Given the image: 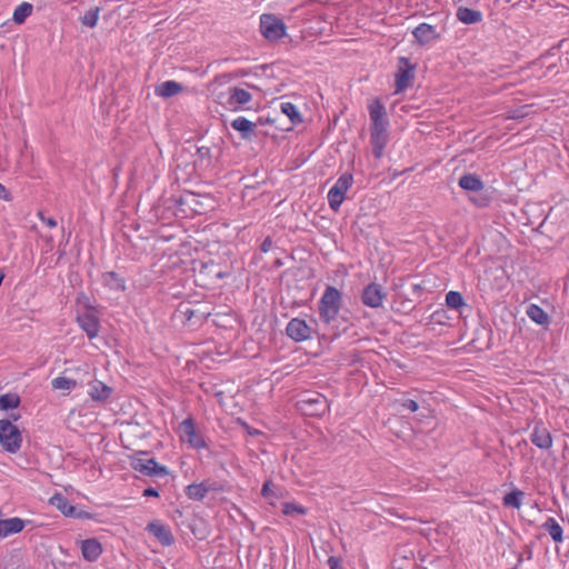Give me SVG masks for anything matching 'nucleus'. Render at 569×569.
Here are the masks:
<instances>
[{"label":"nucleus","mask_w":569,"mask_h":569,"mask_svg":"<svg viewBox=\"0 0 569 569\" xmlns=\"http://www.w3.org/2000/svg\"><path fill=\"white\" fill-rule=\"evenodd\" d=\"M342 305V295L333 286H327L318 302L320 320L331 325L337 320Z\"/></svg>","instance_id":"1"},{"label":"nucleus","mask_w":569,"mask_h":569,"mask_svg":"<svg viewBox=\"0 0 569 569\" xmlns=\"http://www.w3.org/2000/svg\"><path fill=\"white\" fill-rule=\"evenodd\" d=\"M0 445L9 453H16L22 445V436L10 420L0 419Z\"/></svg>","instance_id":"2"},{"label":"nucleus","mask_w":569,"mask_h":569,"mask_svg":"<svg viewBox=\"0 0 569 569\" xmlns=\"http://www.w3.org/2000/svg\"><path fill=\"white\" fill-rule=\"evenodd\" d=\"M131 468L148 477H166L169 470L153 458H148L146 452H140L131 458Z\"/></svg>","instance_id":"3"},{"label":"nucleus","mask_w":569,"mask_h":569,"mask_svg":"<svg viewBox=\"0 0 569 569\" xmlns=\"http://www.w3.org/2000/svg\"><path fill=\"white\" fill-rule=\"evenodd\" d=\"M353 183V176L349 172L342 173L335 182V184L329 189L327 193V199L329 207L333 211H338L345 201L347 191L351 188Z\"/></svg>","instance_id":"4"},{"label":"nucleus","mask_w":569,"mask_h":569,"mask_svg":"<svg viewBox=\"0 0 569 569\" xmlns=\"http://www.w3.org/2000/svg\"><path fill=\"white\" fill-rule=\"evenodd\" d=\"M260 32L270 42L278 41L287 34V27L272 13L260 16Z\"/></svg>","instance_id":"5"},{"label":"nucleus","mask_w":569,"mask_h":569,"mask_svg":"<svg viewBox=\"0 0 569 569\" xmlns=\"http://www.w3.org/2000/svg\"><path fill=\"white\" fill-rule=\"evenodd\" d=\"M179 436L181 441L187 442L193 449L201 450L208 447L203 436L197 432L194 421L190 417L179 425Z\"/></svg>","instance_id":"6"},{"label":"nucleus","mask_w":569,"mask_h":569,"mask_svg":"<svg viewBox=\"0 0 569 569\" xmlns=\"http://www.w3.org/2000/svg\"><path fill=\"white\" fill-rule=\"evenodd\" d=\"M77 323L87 333L89 339H94L99 336L100 320L94 307L87 305V309L77 315Z\"/></svg>","instance_id":"7"},{"label":"nucleus","mask_w":569,"mask_h":569,"mask_svg":"<svg viewBox=\"0 0 569 569\" xmlns=\"http://www.w3.org/2000/svg\"><path fill=\"white\" fill-rule=\"evenodd\" d=\"M416 66L406 57H400L398 61V70L396 72V93H400L411 86L415 77Z\"/></svg>","instance_id":"8"},{"label":"nucleus","mask_w":569,"mask_h":569,"mask_svg":"<svg viewBox=\"0 0 569 569\" xmlns=\"http://www.w3.org/2000/svg\"><path fill=\"white\" fill-rule=\"evenodd\" d=\"M387 292L381 284L371 282L366 286L361 293V301L365 306L378 309L383 305Z\"/></svg>","instance_id":"9"},{"label":"nucleus","mask_w":569,"mask_h":569,"mask_svg":"<svg viewBox=\"0 0 569 569\" xmlns=\"http://www.w3.org/2000/svg\"><path fill=\"white\" fill-rule=\"evenodd\" d=\"M300 409L311 416H321L328 408V400L320 393L310 395L300 400Z\"/></svg>","instance_id":"10"},{"label":"nucleus","mask_w":569,"mask_h":569,"mask_svg":"<svg viewBox=\"0 0 569 569\" xmlns=\"http://www.w3.org/2000/svg\"><path fill=\"white\" fill-rule=\"evenodd\" d=\"M286 332L293 341L301 342L311 338L312 328L303 319L293 318L288 322Z\"/></svg>","instance_id":"11"},{"label":"nucleus","mask_w":569,"mask_h":569,"mask_svg":"<svg viewBox=\"0 0 569 569\" xmlns=\"http://www.w3.org/2000/svg\"><path fill=\"white\" fill-rule=\"evenodd\" d=\"M369 117L371 121L370 129H387L389 121L385 106L379 99L372 100L368 106Z\"/></svg>","instance_id":"12"},{"label":"nucleus","mask_w":569,"mask_h":569,"mask_svg":"<svg viewBox=\"0 0 569 569\" xmlns=\"http://www.w3.org/2000/svg\"><path fill=\"white\" fill-rule=\"evenodd\" d=\"M251 100L252 96L249 91L242 88L231 87L228 90V99L224 104L229 110L238 111L241 107L249 103Z\"/></svg>","instance_id":"13"},{"label":"nucleus","mask_w":569,"mask_h":569,"mask_svg":"<svg viewBox=\"0 0 569 569\" xmlns=\"http://www.w3.org/2000/svg\"><path fill=\"white\" fill-rule=\"evenodd\" d=\"M412 36L420 46L430 44L440 38V34L437 32L436 27L426 22L418 24L412 30Z\"/></svg>","instance_id":"14"},{"label":"nucleus","mask_w":569,"mask_h":569,"mask_svg":"<svg viewBox=\"0 0 569 569\" xmlns=\"http://www.w3.org/2000/svg\"><path fill=\"white\" fill-rule=\"evenodd\" d=\"M530 440L537 448L542 450L550 449L553 443L550 431L541 422L535 425Z\"/></svg>","instance_id":"15"},{"label":"nucleus","mask_w":569,"mask_h":569,"mask_svg":"<svg viewBox=\"0 0 569 569\" xmlns=\"http://www.w3.org/2000/svg\"><path fill=\"white\" fill-rule=\"evenodd\" d=\"M80 550L84 560L94 562L102 555L103 548L97 538H88L80 542Z\"/></svg>","instance_id":"16"},{"label":"nucleus","mask_w":569,"mask_h":569,"mask_svg":"<svg viewBox=\"0 0 569 569\" xmlns=\"http://www.w3.org/2000/svg\"><path fill=\"white\" fill-rule=\"evenodd\" d=\"M147 531L156 537V539L164 547H169L174 542V538L170 528L159 521L150 522Z\"/></svg>","instance_id":"17"},{"label":"nucleus","mask_w":569,"mask_h":569,"mask_svg":"<svg viewBox=\"0 0 569 569\" xmlns=\"http://www.w3.org/2000/svg\"><path fill=\"white\" fill-rule=\"evenodd\" d=\"M388 141L387 129H370V143L376 158H381Z\"/></svg>","instance_id":"18"},{"label":"nucleus","mask_w":569,"mask_h":569,"mask_svg":"<svg viewBox=\"0 0 569 569\" xmlns=\"http://www.w3.org/2000/svg\"><path fill=\"white\" fill-rule=\"evenodd\" d=\"M101 282L104 288L114 292H122L126 290V280L114 271L103 272Z\"/></svg>","instance_id":"19"},{"label":"nucleus","mask_w":569,"mask_h":569,"mask_svg":"<svg viewBox=\"0 0 569 569\" xmlns=\"http://www.w3.org/2000/svg\"><path fill=\"white\" fill-rule=\"evenodd\" d=\"M112 389L100 380L89 383L88 395L93 401L103 402L110 398Z\"/></svg>","instance_id":"20"},{"label":"nucleus","mask_w":569,"mask_h":569,"mask_svg":"<svg viewBox=\"0 0 569 569\" xmlns=\"http://www.w3.org/2000/svg\"><path fill=\"white\" fill-rule=\"evenodd\" d=\"M24 528V521L18 517L0 520V539L19 533Z\"/></svg>","instance_id":"21"},{"label":"nucleus","mask_w":569,"mask_h":569,"mask_svg":"<svg viewBox=\"0 0 569 569\" xmlns=\"http://www.w3.org/2000/svg\"><path fill=\"white\" fill-rule=\"evenodd\" d=\"M182 91H183L182 84L174 80L163 81L160 84L156 86V88H154V94L157 97H160L163 99L174 97Z\"/></svg>","instance_id":"22"},{"label":"nucleus","mask_w":569,"mask_h":569,"mask_svg":"<svg viewBox=\"0 0 569 569\" xmlns=\"http://www.w3.org/2000/svg\"><path fill=\"white\" fill-rule=\"evenodd\" d=\"M458 184L461 189L470 192L481 191L483 181L476 173H467L459 178Z\"/></svg>","instance_id":"23"},{"label":"nucleus","mask_w":569,"mask_h":569,"mask_svg":"<svg viewBox=\"0 0 569 569\" xmlns=\"http://www.w3.org/2000/svg\"><path fill=\"white\" fill-rule=\"evenodd\" d=\"M457 19L465 24L478 23L482 20V13L479 10L470 9L467 7H459L457 9Z\"/></svg>","instance_id":"24"},{"label":"nucleus","mask_w":569,"mask_h":569,"mask_svg":"<svg viewBox=\"0 0 569 569\" xmlns=\"http://www.w3.org/2000/svg\"><path fill=\"white\" fill-rule=\"evenodd\" d=\"M526 315L531 321L540 326H548L550 322L549 315L536 303L527 307Z\"/></svg>","instance_id":"25"},{"label":"nucleus","mask_w":569,"mask_h":569,"mask_svg":"<svg viewBox=\"0 0 569 569\" xmlns=\"http://www.w3.org/2000/svg\"><path fill=\"white\" fill-rule=\"evenodd\" d=\"M212 490V487L207 482L191 483L186 488V495L189 499L201 501L208 492Z\"/></svg>","instance_id":"26"},{"label":"nucleus","mask_w":569,"mask_h":569,"mask_svg":"<svg viewBox=\"0 0 569 569\" xmlns=\"http://www.w3.org/2000/svg\"><path fill=\"white\" fill-rule=\"evenodd\" d=\"M231 127L236 131H239L242 134V138L244 139L250 138L256 129V124L244 117H237L236 119H233L231 122Z\"/></svg>","instance_id":"27"},{"label":"nucleus","mask_w":569,"mask_h":569,"mask_svg":"<svg viewBox=\"0 0 569 569\" xmlns=\"http://www.w3.org/2000/svg\"><path fill=\"white\" fill-rule=\"evenodd\" d=\"M542 528L550 535L555 542H562L563 529L555 518L549 517L542 525Z\"/></svg>","instance_id":"28"},{"label":"nucleus","mask_w":569,"mask_h":569,"mask_svg":"<svg viewBox=\"0 0 569 569\" xmlns=\"http://www.w3.org/2000/svg\"><path fill=\"white\" fill-rule=\"evenodd\" d=\"M469 201L477 208H487L492 201V196L483 188L481 191H476L473 194H470Z\"/></svg>","instance_id":"29"},{"label":"nucleus","mask_w":569,"mask_h":569,"mask_svg":"<svg viewBox=\"0 0 569 569\" xmlns=\"http://www.w3.org/2000/svg\"><path fill=\"white\" fill-rule=\"evenodd\" d=\"M32 10L33 6L31 3L22 2L14 9L12 20L18 24H21L32 13Z\"/></svg>","instance_id":"30"},{"label":"nucleus","mask_w":569,"mask_h":569,"mask_svg":"<svg viewBox=\"0 0 569 569\" xmlns=\"http://www.w3.org/2000/svg\"><path fill=\"white\" fill-rule=\"evenodd\" d=\"M52 506L57 507L63 515L70 516L74 511V508L69 503L67 498L61 493H56L50 498Z\"/></svg>","instance_id":"31"},{"label":"nucleus","mask_w":569,"mask_h":569,"mask_svg":"<svg viewBox=\"0 0 569 569\" xmlns=\"http://www.w3.org/2000/svg\"><path fill=\"white\" fill-rule=\"evenodd\" d=\"M77 381L74 379L59 376L51 381V386L56 390H64V391H71L77 387Z\"/></svg>","instance_id":"32"},{"label":"nucleus","mask_w":569,"mask_h":569,"mask_svg":"<svg viewBox=\"0 0 569 569\" xmlns=\"http://www.w3.org/2000/svg\"><path fill=\"white\" fill-rule=\"evenodd\" d=\"M281 111L290 119L293 124L302 122V118L296 104L291 102H282L280 106Z\"/></svg>","instance_id":"33"},{"label":"nucleus","mask_w":569,"mask_h":569,"mask_svg":"<svg viewBox=\"0 0 569 569\" xmlns=\"http://www.w3.org/2000/svg\"><path fill=\"white\" fill-rule=\"evenodd\" d=\"M523 492L521 490H512L503 497V505L519 509L522 505Z\"/></svg>","instance_id":"34"},{"label":"nucleus","mask_w":569,"mask_h":569,"mask_svg":"<svg viewBox=\"0 0 569 569\" xmlns=\"http://www.w3.org/2000/svg\"><path fill=\"white\" fill-rule=\"evenodd\" d=\"M446 305L450 309L458 310V309L465 307L466 302L460 292L451 290L446 295Z\"/></svg>","instance_id":"35"},{"label":"nucleus","mask_w":569,"mask_h":569,"mask_svg":"<svg viewBox=\"0 0 569 569\" xmlns=\"http://www.w3.org/2000/svg\"><path fill=\"white\" fill-rule=\"evenodd\" d=\"M99 14H100L99 7L91 8L80 18V21L83 26H86L88 28H94L98 23Z\"/></svg>","instance_id":"36"},{"label":"nucleus","mask_w":569,"mask_h":569,"mask_svg":"<svg viewBox=\"0 0 569 569\" xmlns=\"http://www.w3.org/2000/svg\"><path fill=\"white\" fill-rule=\"evenodd\" d=\"M20 398L16 393H6L0 396V410L14 409L19 406Z\"/></svg>","instance_id":"37"},{"label":"nucleus","mask_w":569,"mask_h":569,"mask_svg":"<svg viewBox=\"0 0 569 569\" xmlns=\"http://www.w3.org/2000/svg\"><path fill=\"white\" fill-rule=\"evenodd\" d=\"M282 512L286 516L306 515L307 509L303 506L298 505L296 502H283Z\"/></svg>","instance_id":"38"},{"label":"nucleus","mask_w":569,"mask_h":569,"mask_svg":"<svg viewBox=\"0 0 569 569\" xmlns=\"http://www.w3.org/2000/svg\"><path fill=\"white\" fill-rule=\"evenodd\" d=\"M401 406L411 412H416L419 409L418 402L413 399L403 400Z\"/></svg>","instance_id":"39"},{"label":"nucleus","mask_w":569,"mask_h":569,"mask_svg":"<svg viewBox=\"0 0 569 569\" xmlns=\"http://www.w3.org/2000/svg\"><path fill=\"white\" fill-rule=\"evenodd\" d=\"M328 566L330 569H345L341 565L340 558L335 557V556L329 557Z\"/></svg>","instance_id":"40"},{"label":"nucleus","mask_w":569,"mask_h":569,"mask_svg":"<svg viewBox=\"0 0 569 569\" xmlns=\"http://www.w3.org/2000/svg\"><path fill=\"white\" fill-rule=\"evenodd\" d=\"M0 199L4 201H11L12 196L10 191L0 182Z\"/></svg>","instance_id":"41"},{"label":"nucleus","mask_w":569,"mask_h":569,"mask_svg":"<svg viewBox=\"0 0 569 569\" xmlns=\"http://www.w3.org/2000/svg\"><path fill=\"white\" fill-rule=\"evenodd\" d=\"M272 246H273V242H272L271 238L267 237L262 241L260 249H261L262 252L267 253V252H269L271 250Z\"/></svg>","instance_id":"42"},{"label":"nucleus","mask_w":569,"mask_h":569,"mask_svg":"<svg viewBox=\"0 0 569 569\" xmlns=\"http://www.w3.org/2000/svg\"><path fill=\"white\" fill-rule=\"evenodd\" d=\"M270 486H271V481L270 480H267L262 488H261V496L264 497V498H269L272 496V492H271V489H270Z\"/></svg>","instance_id":"43"},{"label":"nucleus","mask_w":569,"mask_h":569,"mask_svg":"<svg viewBox=\"0 0 569 569\" xmlns=\"http://www.w3.org/2000/svg\"><path fill=\"white\" fill-rule=\"evenodd\" d=\"M143 497H158L159 492L156 488L149 487L143 490Z\"/></svg>","instance_id":"44"},{"label":"nucleus","mask_w":569,"mask_h":569,"mask_svg":"<svg viewBox=\"0 0 569 569\" xmlns=\"http://www.w3.org/2000/svg\"><path fill=\"white\" fill-rule=\"evenodd\" d=\"M41 220L43 223H46L49 228L57 227V221L53 218H44L41 216Z\"/></svg>","instance_id":"45"},{"label":"nucleus","mask_w":569,"mask_h":569,"mask_svg":"<svg viewBox=\"0 0 569 569\" xmlns=\"http://www.w3.org/2000/svg\"><path fill=\"white\" fill-rule=\"evenodd\" d=\"M229 80V76L228 74H220V76H217L214 81L217 82H226Z\"/></svg>","instance_id":"46"},{"label":"nucleus","mask_w":569,"mask_h":569,"mask_svg":"<svg viewBox=\"0 0 569 569\" xmlns=\"http://www.w3.org/2000/svg\"><path fill=\"white\" fill-rule=\"evenodd\" d=\"M217 277H218V278H222V277H223V274L219 271V272H217Z\"/></svg>","instance_id":"47"}]
</instances>
